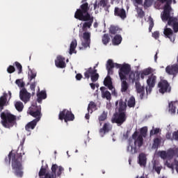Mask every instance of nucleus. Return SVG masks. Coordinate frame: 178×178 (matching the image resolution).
Here are the masks:
<instances>
[{
    "instance_id": "nucleus-19",
    "label": "nucleus",
    "mask_w": 178,
    "mask_h": 178,
    "mask_svg": "<svg viewBox=\"0 0 178 178\" xmlns=\"http://www.w3.org/2000/svg\"><path fill=\"white\" fill-rule=\"evenodd\" d=\"M115 106L117 108H118V113H126L127 104L123 101V99H120V100L115 102Z\"/></svg>"
},
{
    "instance_id": "nucleus-4",
    "label": "nucleus",
    "mask_w": 178,
    "mask_h": 178,
    "mask_svg": "<svg viewBox=\"0 0 178 178\" xmlns=\"http://www.w3.org/2000/svg\"><path fill=\"white\" fill-rule=\"evenodd\" d=\"M173 12V9L168 10V12L167 13V15H165V12H163L161 13V19L164 23L165 22H168V26H170V27H172V29L174 30V33L178 32V19L177 17H172L170 16V13Z\"/></svg>"
},
{
    "instance_id": "nucleus-44",
    "label": "nucleus",
    "mask_w": 178,
    "mask_h": 178,
    "mask_svg": "<svg viewBox=\"0 0 178 178\" xmlns=\"http://www.w3.org/2000/svg\"><path fill=\"white\" fill-rule=\"evenodd\" d=\"M37 86V82L34 81L30 85L31 91H32V95H35V87Z\"/></svg>"
},
{
    "instance_id": "nucleus-3",
    "label": "nucleus",
    "mask_w": 178,
    "mask_h": 178,
    "mask_svg": "<svg viewBox=\"0 0 178 178\" xmlns=\"http://www.w3.org/2000/svg\"><path fill=\"white\" fill-rule=\"evenodd\" d=\"M1 123L6 129H10L11 127H13V126H16L17 124V122H16L17 118L16 115L10 113H1Z\"/></svg>"
},
{
    "instance_id": "nucleus-59",
    "label": "nucleus",
    "mask_w": 178,
    "mask_h": 178,
    "mask_svg": "<svg viewBox=\"0 0 178 178\" xmlns=\"http://www.w3.org/2000/svg\"><path fill=\"white\" fill-rule=\"evenodd\" d=\"M178 141V130L172 133V140Z\"/></svg>"
},
{
    "instance_id": "nucleus-37",
    "label": "nucleus",
    "mask_w": 178,
    "mask_h": 178,
    "mask_svg": "<svg viewBox=\"0 0 178 178\" xmlns=\"http://www.w3.org/2000/svg\"><path fill=\"white\" fill-rule=\"evenodd\" d=\"M15 107L18 112H22V111H23V108H24V106L23 105V102H17L15 104Z\"/></svg>"
},
{
    "instance_id": "nucleus-58",
    "label": "nucleus",
    "mask_w": 178,
    "mask_h": 178,
    "mask_svg": "<svg viewBox=\"0 0 178 178\" xmlns=\"http://www.w3.org/2000/svg\"><path fill=\"white\" fill-rule=\"evenodd\" d=\"M99 6L105 8L108 5V0H101L99 3Z\"/></svg>"
},
{
    "instance_id": "nucleus-50",
    "label": "nucleus",
    "mask_w": 178,
    "mask_h": 178,
    "mask_svg": "<svg viewBox=\"0 0 178 178\" xmlns=\"http://www.w3.org/2000/svg\"><path fill=\"white\" fill-rule=\"evenodd\" d=\"M16 71V69L15 68V67L13 65H10L8 68H7V72L8 73H9L10 74H12V73H15V72Z\"/></svg>"
},
{
    "instance_id": "nucleus-47",
    "label": "nucleus",
    "mask_w": 178,
    "mask_h": 178,
    "mask_svg": "<svg viewBox=\"0 0 178 178\" xmlns=\"http://www.w3.org/2000/svg\"><path fill=\"white\" fill-rule=\"evenodd\" d=\"M108 116V114L104 111L102 115L99 117V122H104V120H106V118Z\"/></svg>"
},
{
    "instance_id": "nucleus-7",
    "label": "nucleus",
    "mask_w": 178,
    "mask_h": 178,
    "mask_svg": "<svg viewBox=\"0 0 178 178\" xmlns=\"http://www.w3.org/2000/svg\"><path fill=\"white\" fill-rule=\"evenodd\" d=\"M29 114L35 119H38V122L41 120L42 114L41 113V106H37V104H33L29 109Z\"/></svg>"
},
{
    "instance_id": "nucleus-52",
    "label": "nucleus",
    "mask_w": 178,
    "mask_h": 178,
    "mask_svg": "<svg viewBox=\"0 0 178 178\" xmlns=\"http://www.w3.org/2000/svg\"><path fill=\"white\" fill-rule=\"evenodd\" d=\"M149 31L151 33L152 31V29H154V19L152 18L149 19Z\"/></svg>"
},
{
    "instance_id": "nucleus-43",
    "label": "nucleus",
    "mask_w": 178,
    "mask_h": 178,
    "mask_svg": "<svg viewBox=\"0 0 178 178\" xmlns=\"http://www.w3.org/2000/svg\"><path fill=\"white\" fill-rule=\"evenodd\" d=\"M115 67V63L111 59L108 60L106 63V69H113Z\"/></svg>"
},
{
    "instance_id": "nucleus-33",
    "label": "nucleus",
    "mask_w": 178,
    "mask_h": 178,
    "mask_svg": "<svg viewBox=\"0 0 178 178\" xmlns=\"http://www.w3.org/2000/svg\"><path fill=\"white\" fill-rule=\"evenodd\" d=\"M129 90V83L126 81V79L122 81L121 83V92H126Z\"/></svg>"
},
{
    "instance_id": "nucleus-45",
    "label": "nucleus",
    "mask_w": 178,
    "mask_h": 178,
    "mask_svg": "<svg viewBox=\"0 0 178 178\" xmlns=\"http://www.w3.org/2000/svg\"><path fill=\"white\" fill-rule=\"evenodd\" d=\"M161 144V139L159 138H156L154 139L153 148H158Z\"/></svg>"
},
{
    "instance_id": "nucleus-48",
    "label": "nucleus",
    "mask_w": 178,
    "mask_h": 178,
    "mask_svg": "<svg viewBox=\"0 0 178 178\" xmlns=\"http://www.w3.org/2000/svg\"><path fill=\"white\" fill-rule=\"evenodd\" d=\"M47 175V168H44V166H42L40 172H39V176L41 177L42 176H44Z\"/></svg>"
},
{
    "instance_id": "nucleus-54",
    "label": "nucleus",
    "mask_w": 178,
    "mask_h": 178,
    "mask_svg": "<svg viewBox=\"0 0 178 178\" xmlns=\"http://www.w3.org/2000/svg\"><path fill=\"white\" fill-rule=\"evenodd\" d=\"M144 74H145L146 76H149V74H151V73H152V70L151 68H147L145 69L142 71Z\"/></svg>"
},
{
    "instance_id": "nucleus-53",
    "label": "nucleus",
    "mask_w": 178,
    "mask_h": 178,
    "mask_svg": "<svg viewBox=\"0 0 178 178\" xmlns=\"http://www.w3.org/2000/svg\"><path fill=\"white\" fill-rule=\"evenodd\" d=\"M15 83L17 84V86H18V87H21V88L24 87V82H23L22 79H17L15 81Z\"/></svg>"
},
{
    "instance_id": "nucleus-14",
    "label": "nucleus",
    "mask_w": 178,
    "mask_h": 178,
    "mask_svg": "<svg viewBox=\"0 0 178 178\" xmlns=\"http://www.w3.org/2000/svg\"><path fill=\"white\" fill-rule=\"evenodd\" d=\"M114 16L117 17H120L122 20H124L126 17H127V15L126 14V10L123 8L115 7L114 8Z\"/></svg>"
},
{
    "instance_id": "nucleus-31",
    "label": "nucleus",
    "mask_w": 178,
    "mask_h": 178,
    "mask_svg": "<svg viewBox=\"0 0 178 178\" xmlns=\"http://www.w3.org/2000/svg\"><path fill=\"white\" fill-rule=\"evenodd\" d=\"M122 35H115L112 40L113 45H120L122 43Z\"/></svg>"
},
{
    "instance_id": "nucleus-12",
    "label": "nucleus",
    "mask_w": 178,
    "mask_h": 178,
    "mask_svg": "<svg viewBox=\"0 0 178 178\" xmlns=\"http://www.w3.org/2000/svg\"><path fill=\"white\" fill-rule=\"evenodd\" d=\"M85 79H91L92 83H95L99 79V74L97 73V70H92V67H89L86 72H84Z\"/></svg>"
},
{
    "instance_id": "nucleus-27",
    "label": "nucleus",
    "mask_w": 178,
    "mask_h": 178,
    "mask_svg": "<svg viewBox=\"0 0 178 178\" xmlns=\"http://www.w3.org/2000/svg\"><path fill=\"white\" fill-rule=\"evenodd\" d=\"M77 47V40L76 39H74L70 46V55H73V54H76L77 51H76V48Z\"/></svg>"
},
{
    "instance_id": "nucleus-32",
    "label": "nucleus",
    "mask_w": 178,
    "mask_h": 178,
    "mask_svg": "<svg viewBox=\"0 0 178 178\" xmlns=\"http://www.w3.org/2000/svg\"><path fill=\"white\" fill-rule=\"evenodd\" d=\"M147 133H148V127H143L140 129V134L138 136H140L143 138H145V137H147Z\"/></svg>"
},
{
    "instance_id": "nucleus-17",
    "label": "nucleus",
    "mask_w": 178,
    "mask_h": 178,
    "mask_svg": "<svg viewBox=\"0 0 178 178\" xmlns=\"http://www.w3.org/2000/svg\"><path fill=\"white\" fill-rule=\"evenodd\" d=\"M161 3H165L163 6V11L164 12V16H166L168 15V12L169 10H172V3L173 2V0H157Z\"/></svg>"
},
{
    "instance_id": "nucleus-62",
    "label": "nucleus",
    "mask_w": 178,
    "mask_h": 178,
    "mask_svg": "<svg viewBox=\"0 0 178 178\" xmlns=\"http://www.w3.org/2000/svg\"><path fill=\"white\" fill-rule=\"evenodd\" d=\"M108 71V76L113 74V68H106Z\"/></svg>"
},
{
    "instance_id": "nucleus-61",
    "label": "nucleus",
    "mask_w": 178,
    "mask_h": 178,
    "mask_svg": "<svg viewBox=\"0 0 178 178\" xmlns=\"http://www.w3.org/2000/svg\"><path fill=\"white\" fill-rule=\"evenodd\" d=\"M153 38H155V40H158L159 38V31H156L152 33Z\"/></svg>"
},
{
    "instance_id": "nucleus-60",
    "label": "nucleus",
    "mask_w": 178,
    "mask_h": 178,
    "mask_svg": "<svg viewBox=\"0 0 178 178\" xmlns=\"http://www.w3.org/2000/svg\"><path fill=\"white\" fill-rule=\"evenodd\" d=\"M165 138H167V140H170V141H173V136H172V133L168 132L165 135Z\"/></svg>"
},
{
    "instance_id": "nucleus-49",
    "label": "nucleus",
    "mask_w": 178,
    "mask_h": 178,
    "mask_svg": "<svg viewBox=\"0 0 178 178\" xmlns=\"http://www.w3.org/2000/svg\"><path fill=\"white\" fill-rule=\"evenodd\" d=\"M129 79L131 80L132 83L136 81V74L134 72H129Z\"/></svg>"
},
{
    "instance_id": "nucleus-21",
    "label": "nucleus",
    "mask_w": 178,
    "mask_h": 178,
    "mask_svg": "<svg viewBox=\"0 0 178 178\" xmlns=\"http://www.w3.org/2000/svg\"><path fill=\"white\" fill-rule=\"evenodd\" d=\"M65 58L62 56H57L56 60H55V65L59 69H65L66 67V63L65 62Z\"/></svg>"
},
{
    "instance_id": "nucleus-24",
    "label": "nucleus",
    "mask_w": 178,
    "mask_h": 178,
    "mask_svg": "<svg viewBox=\"0 0 178 178\" xmlns=\"http://www.w3.org/2000/svg\"><path fill=\"white\" fill-rule=\"evenodd\" d=\"M38 123V119H34L33 120L27 123V124L25 126V130H26V131H31V130H34Z\"/></svg>"
},
{
    "instance_id": "nucleus-46",
    "label": "nucleus",
    "mask_w": 178,
    "mask_h": 178,
    "mask_svg": "<svg viewBox=\"0 0 178 178\" xmlns=\"http://www.w3.org/2000/svg\"><path fill=\"white\" fill-rule=\"evenodd\" d=\"M137 13H138V17L140 19H143L144 16H145V13H144V10H143L141 8H138L137 10Z\"/></svg>"
},
{
    "instance_id": "nucleus-39",
    "label": "nucleus",
    "mask_w": 178,
    "mask_h": 178,
    "mask_svg": "<svg viewBox=\"0 0 178 178\" xmlns=\"http://www.w3.org/2000/svg\"><path fill=\"white\" fill-rule=\"evenodd\" d=\"M154 0H145L143 3L144 8L147 9V8H150V6H152Z\"/></svg>"
},
{
    "instance_id": "nucleus-15",
    "label": "nucleus",
    "mask_w": 178,
    "mask_h": 178,
    "mask_svg": "<svg viewBox=\"0 0 178 178\" xmlns=\"http://www.w3.org/2000/svg\"><path fill=\"white\" fill-rule=\"evenodd\" d=\"M164 37L165 38H169L171 42H175V38L176 35L173 33V31L170 28H168V25L165 26V28L163 31Z\"/></svg>"
},
{
    "instance_id": "nucleus-10",
    "label": "nucleus",
    "mask_w": 178,
    "mask_h": 178,
    "mask_svg": "<svg viewBox=\"0 0 178 178\" xmlns=\"http://www.w3.org/2000/svg\"><path fill=\"white\" fill-rule=\"evenodd\" d=\"M147 84L146 94L148 95V94H151V92H152V88H154V87H155V84H156V76L154 74L149 76L147 79Z\"/></svg>"
},
{
    "instance_id": "nucleus-34",
    "label": "nucleus",
    "mask_w": 178,
    "mask_h": 178,
    "mask_svg": "<svg viewBox=\"0 0 178 178\" xmlns=\"http://www.w3.org/2000/svg\"><path fill=\"white\" fill-rule=\"evenodd\" d=\"M127 106H129V108H134V106H136V98L134 96H131L128 99Z\"/></svg>"
},
{
    "instance_id": "nucleus-42",
    "label": "nucleus",
    "mask_w": 178,
    "mask_h": 178,
    "mask_svg": "<svg viewBox=\"0 0 178 178\" xmlns=\"http://www.w3.org/2000/svg\"><path fill=\"white\" fill-rule=\"evenodd\" d=\"M15 65L18 70V74H20L23 72V67L22 66V64H20V63L16 61L15 63Z\"/></svg>"
},
{
    "instance_id": "nucleus-5",
    "label": "nucleus",
    "mask_w": 178,
    "mask_h": 178,
    "mask_svg": "<svg viewBox=\"0 0 178 178\" xmlns=\"http://www.w3.org/2000/svg\"><path fill=\"white\" fill-rule=\"evenodd\" d=\"M132 138L133 140H134L135 147H133V146L129 145L127 147V151H130V148H131V154H136V152H137V148L140 149L144 145V138L141 136H138V131H136L132 134Z\"/></svg>"
},
{
    "instance_id": "nucleus-6",
    "label": "nucleus",
    "mask_w": 178,
    "mask_h": 178,
    "mask_svg": "<svg viewBox=\"0 0 178 178\" xmlns=\"http://www.w3.org/2000/svg\"><path fill=\"white\" fill-rule=\"evenodd\" d=\"M58 119L59 120H64L65 123L73 122L74 120V114L69 110L63 109L62 111H60Z\"/></svg>"
},
{
    "instance_id": "nucleus-18",
    "label": "nucleus",
    "mask_w": 178,
    "mask_h": 178,
    "mask_svg": "<svg viewBox=\"0 0 178 178\" xmlns=\"http://www.w3.org/2000/svg\"><path fill=\"white\" fill-rule=\"evenodd\" d=\"M165 72L168 74L172 76H177L178 74V64H174L172 65H168L165 67Z\"/></svg>"
},
{
    "instance_id": "nucleus-35",
    "label": "nucleus",
    "mask_w": 178,
    "mask_h": 178,
    "mask_svg": "<svg viewBox=\"0 0 178 178\" xmlns=\"http://www.w3.org/2000/svg\"><path fill=\"white\" fill-rule=\"evenodd\" d=\"M168 159H172L175 156V148H170L167 150Z\"/></svg>"
},
{
    "instance_id": "nucleus-23",
    "label": "nucleus",
    "mask_w": 178,
    "mask_h": 178,
    "mask_svg": "<svg viewBox=\"0 0 178 178\" xmlns=\"http://www.w3.org/2000/svg\"><path fill=\"white\" fill-rule=\"evenodd\" d=\"M8 93L3 92V95L0 97V112L3 111V107L8 105Z\"/></svg>"
},
{
    "instance_id": "nucleus-40",
    "label": "nucleus",
    "mask_w": 178,
    "mask_h": 178,
    "mask_svg": "<svg viewBox=\"0 0 178 178\" xmlns=\"http://www.w3.org/2000/svg\"><path fill=\"white\" fill-rule=\"evenodd\" d=\"M37 77V72L31 70L30 73L28 74V79L30 81H31L33 79Z\"/></svg>"
},
{
    "instance_id": "nucleus-64",
    "label": "nucleus",
    "mask_w": 178,
    "mask_h": 178,
    "mask_svg": "<svg viewBox=\"0 0 178 178\" xmlns=\"http://www.w3.org/2000/svg\"><path fill=\"white\" fill-rule=\"evenodd\" d=\"M174 165L175 166V170L178 173V161L176 159L174 160Z\"/></svg>"
},
{
    "instance_id": "nucleus-36",
    "label": "nucleus",
    "mask_w": 178,
    "mask_h": 178,
    "mask_svg": "<svg viewBox=\"0 0 178 178\" xmlns=\"http://www.w3.org/2000/svg\"><path fill=\"white\" fill-rule=\"evenodd\" d=\"M95 108H97V104H95V102H90L88 106V112H90V113H92Z\"/></svg>"
},
{
    "instance_id": "nucleus-2",
    "label": "nucleus",
    "mask_w": 178,
    "mask_h": 178,
    "mask_svg": "<svg viewBox=\"0 0 178 178\" xmlns=\"http://www.w3.org/2000/svg\"><path fill=\"white\" fill-rule=\"evenodd\" d=\"M22 159H23V156L22 153H13V151L10 152L8 157L6 158V162H9L12 161V168L13 170L14 175L17 177L22 178L24 172H23V165H22Z\"/></svg>"
},
{
    "instance_id": "nucleus-63",
    "label": "nucleus",
    "mask_w": 178,
    "mask_h": 178,
    "mask_svg": "<svg viewBox=\"0 0 178 178\" xmlns=\"http://www.w3.org/2000/svg\"><path fill=\"white\" fill-rule=\"evenodd\" d=\"M75 79L78 81H80L81 79H83V75L81 74H76Z\"/></svg>"
},
{
    "instance_id": "nucleus-28",
    "label": "nucleus",
    "mask_w": 178,
    "mask_h": 178,
    "mask_svg": "<svg viewBox=\"0 0 178 178\" xmlns=\"http://www.w3.org/2000/svg\"><path fill=\"white\" fill-rule=\"evenodd\" d=\"M106 90V88L102 86L100 88V91L102 92V98H106L107 99V101H109V99H111V92L108 91V90Z\"/></svg>"
},
{
    "instance_id": "nucleus-16",
    "label": "nucleus",
    "mask_w": 178,
    "mask_h": 178,
    "mask_svg": "<svg viewBox=\"0 0 178 178\" xmlns=\"http://www.w3.org/2000/svg\"><path fill=\"white\" fill-rule=\"evenodd\" d=\"M83 42H82V46L85 48H88L90 44H91V33L84 32L82 35Z\"/></svg>"
},
{
    "instance_id": "nucleus-13",
    "label": "nucleus",
    "mask_w": 178,
    "mask_h": 178,
    "mask_svg": "<svg viewBox=\"0 0 178 178\" xmlns=\"http://www.w3.org/2000/svg\"><path fill=\"white\" fill-rule=\"evenodd\" d=\"M19 98L24 104H27L31 98V94L27 92V89L22 88L19 92Z\"/></svg>"
},
{
    "instance_id": "nucleus-41",
    "label": "nucleus",
    "mask_w": 178,
    "mask_h": 178,
    "mask_svg": "<svg viewBox=\"0 0 178 178\" xmlns=\"http://www.w3.org/2000/svg\"><path fill=\"white\" fill-rule=\"evenodd\" d=\"M153 169L154 170H155V172H156L157 174L161 175V170H162V166H158L156 165V163L154 162V163L153 164Z\"/></svg>"
},
{
    "instance_id": "nucleus-30",
    "label": "nucleus",
    "mask_w": 178,
    "mask_h": 178,
    "mask_svg": "<svg viewBox=\"0 0 178 178\" xmlns=\"http://www.w3.org/2000/svg\"><path fill=\"white\" fill-rule=\"evenodd\" d=\"M56 169H58V165L53 164L51 166V172H47L46 175H48L50 177H56Z\"/></svg>"
},
{
    "instance_id": "nucleus-1",
    "label": "nucleus",
    "mask_w": 178,
    "mask_h": 178,
    "mask_svg": "<svg viewBox=\"0 0 178 178\" xmlns=\"http://www.w3.org/2000/svg\"><path fill=\"white\" fill-rule=\"evenodd\" d=\"M88 10H90L88 3H83L79 8L76 9L74 13L75 19L85 22L82 26L83 31H87V29H91V26L94 23V17L91 16Z\"/></svg>"
},
{
    "instance_id": "nucleus-56",
    "label": "nucleus",
    "mask_w": 178,
    "mask_h": 178,
    "mask_svg": "<svg viewBox=\"0 0 178 178\" xmlns=\"http://www.w3.org/2000/svg\"><path fill=\"white\" fill-rule=\"evenodd\" d=\"M159 131H161V129L159 128H156L154 129H152L150 131V136L158 134H159Z\"/></svg>"
},
{
    "instance_id": "nucleus-26",
    "label": "nucleus",
    "mask_w": 178,
    "mask_h": 178,
    "mask_svg": "<svg viewBox=\"0 0 178 178\" xmlns=\"http://www.w3.org/2000/svg\"><path fill=\"white\" fill-rule=\"evenodd\" d=\"M37 101L38 104L42 103V99H47V91L41 90L37 94Z\"/></svg>"
},
{
    "instance_id": "nucleus-51",
    "label": "nucleus",
    "mask_w": 178,
    "mask_h": 178,
    "mask_svg": "<svg viewBox=\"0 0 178 178\" xmlns=\"http://www.w3.org/2000/svg\"><path fill=\"white\" fill-rule=\"evenodd\" d=\"M109 31L111 34H116V33H118V27L115 26H111L110 27Z\"/></svg>"
},
{
    "instance_id": "nucleus-29",
    "label": "nucleus",
    "mask_w": 178,
    "mask_h": 178,
    "mask_svg": "<svg viewBox=\"0 0 178 178\" xmlns=\"http://www.w3.org/2000/svg\"><path fill=\"white\" fill-rule=\"evenodd\" d=\"M104 85L106 87H108L109 90L113 89V86L112 85V78H111V76L108 75L104 81Z\"/></svg>"
},
{
    "instance_id": "nucleus-9",
    "label": "nucleus",
    "mask_w": 178,
    "mask_h": 178,
    "mask_svg": "<svg viewBox=\"0 0 178 178\" xmlns=\"http://www.w3.org/2000/svg\"><path fill=\"white\" fill-rule=\"evenodd\" d=\"M127 120L126 113H115L112 118V123H116L118 126H122Z\"/></svg>"
},
{
    "instance_id": "nucleus-57",
    "label": "nucleus",
    "mask_w": 178,
    "mask_h": 178,
    "mask_svg": "<svg viewBox=\"0 0 178 178\" xmlns=\"http://www.w3.org/2000/svg\"><path fill=\"white\" fill-rule=\"evenodd\" d=\"M160 156L162 159H168V152L166 151L161 152Z\"/></svg>"
},
{
    "instance_id": "nucleus-11",
    "label": "nucleus",
    "mask_w": 178,
    "mask_h": 178,
    "mask_svg": "<svg viewBox=\"0 0 178 178\" xmlns=\"http://www.w3.org/2000/svg\"><path fill=\"white\" fill-rule=\"evenodd\" d=\"M131 71V67L129 64H124L120 68L119 76L121 81H123V80L127 79V76H129Z\"/></svg>"
},
{
    "instance_id": "nucleus-8",
    "label": "nucleus",
    "mask_w": 178,
    "mask_h": 178,
    "mask_svg": "<svg viewBox=\"0 0 178 178\" xmlns=\"http://www.w3.org/2000/svg\"><path fill=\"white\" fill-rule=\"evenodd\" d=\"M157 87L160 94H168V92H170V91H172V86H170V83L165 79L161 80L159 82Z\"/></svg>"
},
{
    "instance_id": "nucleus-22",
    "label": "nucleus",
    "mask_w": 178,
    "mask_h": 178,
    "mask_svg": "<svg viewBox=\"0 0 178 178\" xmlns=\"http://www.w3.org/2000/svg\"><path fill=\"white\" fill-rule=\"evenodd\" d=\"M112 130V126L109 122H106L104 124L103 127L99 129V134L102 137H104L106 133H109Z\"/></svg>"
},
{
    "instance_id": "nucleus-25",
    "label": "nucleus",
    "mask_w": 178,
    "mask_h": 178,
    "mask_svg": "<svg viewBox=\"0 0 178 178\" xmlns=\"http://www.w3.org/2000/svg\"><path fill=\"white\" fill-rule=\"evenodd\" d=\"M138 163L140 166H143L145 168L147 165V156L144 153H140L138 156Z\"/></svg>"
},
{
    "instance_id": "nucleus-55",
    "label": "nucleus",
    "mask_w": 178,
    "mask_h": 178,
    "mask_svg": "<svg viewBox=\"0 0 178 178\" xmlns=\"http://www.w3.org/2000/svg\"><path fill=\"white\" fill-rule=\"evenodd\" d=\"M166 167L169 168V169H172V170H175V164L169 163V161H166L165 163Z\"/></svg>"
},
{
    "instance_id": "nucleus-38",
    "label": "nucleus",
    "mask_w": 178,
    "mask_h": 178,
    "mask_svg": "<svg viewBox=\"0 0 178 178\" xmlns=\"http://www.w3.org/2000/svg\"><path fill=\"white\" fill-rule=\"evenodd\" d=\"M102 41L104 45H108V44H109V42L111 41V38H109V35L104 34L102 36Z\"/></svg>"
},
{
    "instance_id": "nucleus-20",
    "label": "nucleus",
    "mask_w": 178,
    "mask_h": 178,
    "mask_svg": "<svg viewBox=\"0 0 178 178\" xmlns=\"http://www.w3.org/2000/svg\"><path fill=\"white\" fill-rule=\"evenodd\" d=\"M135 87L136 90V92L140 95V99H143L144 96L145 95V87L141 86V83L138 81L135 82Z\"/></svg>"
}]
</instances>
